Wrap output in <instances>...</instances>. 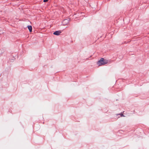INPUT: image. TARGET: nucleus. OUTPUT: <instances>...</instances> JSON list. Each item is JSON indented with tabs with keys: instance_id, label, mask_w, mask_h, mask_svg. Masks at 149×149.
<instances>
[{
	"instance_id": "obj_1",
	"label": "nucleus",
	"mask_w": 149,
	"mask_h": 149,
	"mask_svg": "<svg viewBox=\"0 0 149 149\" xmlns=\"http://www.w3.org/2000/svg\"><path fill=\"white\" fill-rule=\"evenodd\" d=\"M103 58H101V59L99 61L97 62V64L99 66H101L104 65L103 63Z\"/></svg>"
},
{
	"instance_id": "obj_2",
	"label": "nucleus",
	"mask_w": 149,
	"mask_h": 149,
	"mask_svg": "<svg viewBox=\"0 0 149 149\" xmlns=\"http://www.w3.org/2000/svg\"><path fill=\"white\" fill-rule=\"evenodd\" d=\"M69 20L68 19H65L64 20L63 22V25H65L69 23Z\"/></svg>"
},
{
	"instance_id": "obj_3",
	"label": "nucleus",
	"mask_w": 149,
	"mask_h": 149,
	"mask_svg": "<svg viewBox=\"0 0 149 149\" xmlns=\"http://www.w3.org/2000/svg\"><path fill=\"white\" fill-rule=\"evenodd\" d=\"M61 33V32L60 31H56L53 34L55 35L58 36Z\"/></svg>"
},
{
	"instance_id": "obj_4",
	"label": "nucleus",
	"mask_w": 149,
	"mask_h": 149,
	"mask_svg": "<svg viewBox=\"0 0 149 149\" xmlns=\"http://www.w3.org/2000/svg\"><path fill=\"white\" fill-rule=\"evenodd\" d=\"M28 29L30 32H31L32 31V27L31 26H27Z\"/></svg>"
},
{
	"instance_id": "obj_5",
	"label": "nucleus",
	"mask_w": 149,
	"mask_h": 149,
	"mask_svg": "<svg viewBox=\"0 0 149 149\" xmlns=\"http://www.w3.org/2000/svg\"><path fill=\"white\" fill-rule=\"evenodd\" d=\"M108 63V61L106 60H105L103 58V63L104 65L105 64H107Z\"/></svg>"
},
{
	"instance_id": "obj_6",
	"label": "nucleus",
	"mask_w": 149,
	"mask_h": 149,
	"mask_svg": "<svg viewBox=\"0 0 149 149\" xmlns=\"http://www.w3.org/2000/svg\"><path fill=\"white\" fill-rule=\"evenodd\" d=\"M49 0H44L43 2H46L47 1Z\"/></svg>"
},
{
	"instance_id": "obj_7",
	"label": "nucleus",
	"mask_w": 149,
	"mask_h": 149,
	"mask_svg": "<svg viewBox=\"0 0 149 149\" xmlns=\"http://www.w3.org/2000/svg\"><path fill=\"white\" fill-rule=\"evenodd\" d=\"M120 115L121 117H123V116L124 117V115H123V114L121 113L120 114Z\"/></svg>"
}]
</instances>
